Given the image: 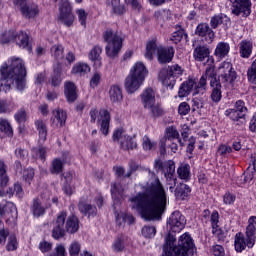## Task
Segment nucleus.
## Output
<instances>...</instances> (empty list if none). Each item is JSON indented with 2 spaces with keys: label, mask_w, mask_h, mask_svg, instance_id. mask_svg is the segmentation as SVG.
I'll return each instance as SVG.
<instances>
[{
  "label": "nucleus",
  "mask_w": 256,
  "mask_h": 256,
  "mask_svg": "<svg viewBox=\"0 0 256 256\" xmlns=\"http://www.w3.org/2000/svg\"><path fill=\"white\" fill-rule=\"evenodd\" d=\"M149 175L154 179L143 186L144 192L129 198L130 207L138 211L146 221H161L163 213L167 210V191L159 180L155 172L149 171Z\"/></svg>",
  "instance_id": "obj_1"
},
{
  "label": "nucleus",
  "mask_w": 256,
  "mask_h": 256,
  "mask_svg": "<svg viewBox=\"0 0 256 256\" xmlns=\"http://www.w3.org/2000/svg\"><path fill=\"white\" fill-rule=\"evenodd\" d=\"M0 91H11L12 85H16L18 91H23L26 85L27 69L20 58H13L10 65L3 64L0 68Z\"/></svg>",
  "instance_id": "obj_2"
},
{
  "label": "nucleus",
  "mask_w": 256,
  "mask_h": 256,
  "mask_svg": "<svg viewBox=\"0 0 256 256\" xmlns=\"http://www.w3.org/2000/svg\"><path fill=\"white\" fill-rule=\"evenodd\" d=\"M162 256H193L195 253V243L191 234L188 232L182 234L175 245V236L169 233L165 238Z\"/></svg>",
  "instance_id": "obj_3"
},
{
  "label": "nucleus",
  "mask_w": 256,
  "mask_h": 256,
  "mask_svg": "<svg viewBox=\"0 0 256 256\" xmlns=\"http://www.w3.org/2000/svg\"><path fill=\"white\" fill-rule=\"evenodd\" d=\"M67 219V220H66ZM66 221V224H65ZM79 231V218L75 215H70L67 218V212L62 211L57 215L54 227L52 229L53 239H63L65 233L71 235Z\"/></svg>",
  "instance_id": "obj_4"
},
{
  "label": "nucleus",
  "mask_w": 256,
  "mask_h": 256,
  "mask_svg": "<svg viewBox=\"0 0 256 256\" xmlns=\"http://www.w3.org/2000/svg\"><path fill=\"white\" fill-rule=\"evenodd\" d=\"M256 239V216H252L248 219V226L246 227V238L243 233H237L235 236V250L238 253L245 251V248L252 249L255 245Z\"/></svg>",
  "instance_id": "obj_5"
},
{
  "label": "nucleus",
  "mask_w": 256,
  "mask_h": 256,
  "mask_svg": "<svg viewBox=\"0 0 256 256\" xmlns=\"http://www.w3.org/2000/svg\"><path fill=\"white\" fill-rule=\"evenodd\" d=\"M155 53H157L158 62L161 64L171 63V61H173V57L175 56V50L173 47L165 48L163 46H159L157 45V39H152L146 44V59L151 61Z\"/></svg>",
  "instance_id": "obj_6"
},
{
  "label": "nucleus",
  "mask_w": 256,
  "mask_h": 256,
  "mask_svg": "<svg viewBox=\"0 0 256 256\" xmlns=\"http://www.w3.org/2000/svg\"><path fill=\"white\" fill-rule=\"evenodd\" d=\"M147 76V68L144 63L137 62L132 69L130 74L125 79V89L128 93H135L143 85L145 77Z\"/></svg>",
  "instance_id": "obj_7"
},
{
  "label": "nucleus",
  "mask_w": 256,
  "mask_h": 256,
  "mask_svg": "<svg viewBox=\"0 0 256 256\" xmlns=\"http://www.w3.org/2000/svg\"><path fill=\"white\" fill-rule=\"evenodd\" d=\"M103 39L107 44L106 55L108 57H117L123 47V38L119 33L113 32V30H106L103 34Z\"/></svg>",
  "instance_id": "obj_8"
},
{
  "label": "nucleus",
  "mask_w": 256,
  "mask_h": 256,
  "mask_svg": "<svg viewBox=\"0 0 256 256\" xmlns=\"http://www.w3.org/2000/svg\"><path fill=\"white\" fill-rule=\"evenodd\" d=\"M183 71L184 70L181 68V66L177 64L168 66L159 72L158 79L161 81L162 85L173 89L175 85V78L183 75Z\"/></svg>",
  "instance_id": "obj_9"
},
{
  "label": "nucleus",
  "mask_w": 256,
  "mask_h": 256,
  "mask_svg": "<svg viewBox=\"0 0 256 256\" xmlns=\"http://www.w3.org/2000/svg\"><path fill=\"white\" fill-rule=\"evenodd\" d=\"M219 73L220 76L217 77V79H219L225 87L233 85V83H235V79H237V72L235 71V68H233V64H231V62H223L219 67Z\"/></svg>",
  "instance_id": "obj_10"
},
{
  "label": "nucleus",
  "mask_w": 256,
  "mask_h": 256,
  "mask_svg": "<svg viewBox=\"0 0 256 256\" xmlns=\"http://www.w3.org/2000/svg\"><path fill=\"white\" fill-rule=\"evenodd\" d=\"M113 141L120 144V149L123 151H129L137 149V142H135V137H131L122 129L115 130L113 133Z\"/></svg>",
  "instance_id": "obj_11"
},
{
  "label": "nucleus",
  "mask_w": 256,
  "mask_h": 256,
  "mask_svg": "<svg viewBox=\"0 0 256 256\" xmlns=\"http://www.w3.org/2000/svg\"><path fill=\"white\" fill-rule=\"evenodd\" d=\"M55 3L59 2V16L58 19L66 27H71L73 21H75V16L71 12V4L69 0H53Z\"/></svg>",
  "instance_id": "obj_12"
},
{
  "label": "nucleus",
  "mask_w": 256,
  "mask_h": 256,
  "mask_svg": "<svg viewBox=\"0 0 256 256\" xmlns=\"http://www.w3.org/2000/svg\"><path fill=\"white\" fill-rule=\"evenodd\" d=\"M167 225L168 227H170L173 233H179V231L185 229V225H187V220L185 219V216L181 214V212L175 211L170 215L167 221Z\"/></svg>",
  "instance_id": "obj_13"
},
{
  "label": "nucleus",
  "mask_w": 256,
  "mask_h": 256,
  "mask_svg": "<svg viewBox=\"0 0 256 256\" xmlns=\"http://www.w3.org/2000/svg\"><path fill=\"white\" fill-rule=\"evenodd\" d=\"M207 79L210 81V87L211 82L213 79H219L217 78V72H215V67L208 66L205 70V74H203L200 78V81L198 85L195 88L194 95H199V93L202 91H205V87H207Z\"/></svg>",
  "instance_id": "obj_14"
},
{
  "label": "nucleus",
  "mask_w": 256,
  "mask_h": 256,
  "mask_svg": "<svg viewBox=\"0 0 256 256\" xmlns=\"http://www.w3.org/2000/svg\"><path fill=\"white\" fill-rule=\"evenodd\" d=\"M251 6V0H236L232 4V14L236 15V17H239V15L249 17L251 15Z\"/></svg>",
  "instance_id": "obj_15"
},
{
  "label": "nucleus",
  "mask_w": 256,
  "mask_h": 256,
  "mask_svg": "<svg viewBox=\"0 0 256 256\" xmlns=\"http://www.w3.org/2000/svg\"><path fill=\"white\" fill-rule=\"evenodd\" d=\"M195 35L204 39L206 43H213V39H215V32L207 23L198 24L195 30Z\"/></svg>",
  "instance_id": "obj_16"
},
{
  "label": "nucleus",
  "mask_w": 256,
  "mask_h": 256,
  "mask_svg": "<svg viewBox=\"0 0 256 256\" xmlns=\"http://www.w3.org/2000/svg\"><path fill=\"white\" fill-rule=\"evenodd\" d=\"M100 118L98 119V123H100V131L103 135H109V123H111V115L109 111L106 109H102L99 112Z\"/></svg>",
  "instance_id": "obj_17"
},
{
  "label": "nucleus",
  "mask_w": 256,
  "mask_h": 256,
  "mask_svg": "<svg viewBox=\"0 0 256 256\" xmlns=\"http://www.w3.org/2000/svg\"><path fill=\"white\" fill-rule=\"evenodd\" d=\"M210 53L211 52L209 51V48H207V46H197L194 49L193 57L195 61H199L201 63L206 59H207V62L211 61V63H213V59L209 57Z\"/></svg>",
  "instance_id": "obj_18"
},
{
  "label": "nucleus",
  "mask_w": 256,
  "mask_h": 256,
  "mask_svg": "<svg viewBox=\"0 0 256 256\" xmlns=\"http://www.w3.org/2000/svg\"><path fill=\"white\" fill-rule=\"evenodd\" d=\"M20 13L25 19H35L39 15V6L35 3H29L22 7Z\"/></svg>",
  "instance_id": "obj_19"
},
{
  "label": "nucleus",
  "mask_w": 256,
  "mask_h": 256,
  "mask_svg": "<svg viewBox=\"0 0 256 256\" xmlns=\"http://www.w3.org/2000/svg\"><path fill=\"white\" fill-rule=\"evenodd\" d=\"M15 43L21 47L22 49H26L29 53H31L32 48L31 44L29 43V35L25 32H20L14 37Z\"/></svg>",
  "instance_id": "obj_20"
},
{
  "label": "nucleus",
  "mask_w": 256,
  "mask_h": 256,
  "mask_svg": "<svg viewBox=\"0 0 256 256\" xmlns=\"http://www.w3.org/2000/svg\"><path fill=\"white\" fill-rule=\"evenodd\" d=\"M141 101L144 109L151 107L155 103V92L152 88H146L141 94Z\"/></svg>",
  "instance_id": "obj_21"
},
{
  "label": "nucleus",
  "mask_w": 256,
  "mask_h": 256,
  "mask_svg": "<svg viewBox=\"0 0 256 256\" xmlns=\"http://www.w3.org/2000/svg\"><path fill=\"white\" fill-rule=\"evenodd\" d=\"M211 87H212L211 99H212L213 103H219V101H221V98H222L221 80L219 78L212 79Z\"/></svg>",
  "instance_id": "obj_22"
},
{
  "label": "nucleus",
  "mask_w": 256,
  "mask_h": 256,
  "mask_svg": "<svg viewBox=\"0 0 256 256\" xmlns=\"http://www.w3.org/2000/svg\"><path fill=\"white\" fill-rule=\"evenodd\" d=\"M231 47L229 46V43L227 42H220L217 44L214 55L218 59V61H221V59H225L227 55H229Z\"/></svg>",
  "instance_id": "obj_23"
},
{
  "label": "nucleus",
  "mask_w": 256,
  "mask_h": 256,
  "mask_svg": "<svg viewBox=\"0 0 256 256\" xmlns=\"http://www.w3.org/2000/svg\"><path fill=\"white\" fill-rule=\"evenodd\" d=\"M66 179L62 191L65 193V195H68L71 197L75 193V186L73 185V173L67 172L66 175L64 176Z\"/></svg>",
  "instance_id": "obj_24"
},
{
  "label": "nucleus",
  "mask_w": 256,
  "mask_h": 256,
  "mask_svg": "<svg viewBox=\"0 0 256 256\" xmlns=\"http://www.w3.org/2000/svg\"><path fill=\"white\" fill-rule=\"evenodd\" d=\"M78 208L83 215H88V217H95L97 215V207L91 205L89 202L80 201Z\"/></svg>",
  "instance_id": "obj_25"
},
{
  "label": "nucleus",
  "mask_w": 256,
  "mask_h": 256,
  "mask_svg": "<svg viewBox=\"0 0 256 256\" xmlns=\"http://www.w3.org/2000/svg\"><path fill=\"white\" fill-rule=\"evenodd\" d=\"M53 115V125H56V127H63L67 121V112L58 108L57 110L53 111Z\"/></svg>",
  "instance_id": "obj_26"
},
{
  "label": "nucleus",
  "mask_w": 256,
  "mask_h": 256,
  "mask_svg": "<svg viewBox=\"0 0 256 256\" xmlns=\"http://www.w3.org/2000/svg\"><path fill=\"white\" fill-rule=\"evenodd\" d=\"M193 87H195V81H193V79L183 82L179 88L178 97H187L191 94V91H193Z\"/></svg>",
  "instance_id": "obj_27"
},
{
  "label": "nucleus",
  "mask_w": 256,
  "mask_h": 256,
  "mask_svg": "<svg viewBox=\"0 0 256 256\" xmlns=\"http://www.w3.org/2000/svg\"><path fill=\"white\" fill-rule=\"evenodd\" d=\"M109 95L112 103H121V101H123V92L121 91V87L118 85L110 87Z\"/></svg>",
  "instance_id": "obj_28"
},
{
  "label": "nucleus",
  "mask_w": 256,
  "mask_h": 256,
  "mask_svg": "<svg viewBox=\"0 0 256 256\" xmlns=\"http://www.w3.org/2000/svg\"><path fill=\"white\" fill-rule=\"evenodd\" d=\"M251 53H253V43L248 40H242L240 42V55L244 59H249L251 57Z\"/></svg>",
  "instance_id": "obj_29"
},
{
  "label": "nucleus",
  "mask_w": 256,
  "mask_h": 256,
  "mask_svg": "<svg viewBox=\"0 0 256 256\" xmlns=\"http://www.w3.org/2000/svg\"><path fill=\"white\" fill-rule=\"evenodd\" d=\"M189 193H191V188L184 183H180L175 189V196L177 199H182V201H185L189 197Z\"/></svg>",
  "instance_id": "obj_30"
},
{
  "label": "nucleus",
  "mask_w": 256,
  "mask_h": 256,
  "mask_svg": "<svg viewBox=\"0 0 256 256\" xmlns=\"http://www.w3.org/2000/svg\"><path fill=\"white\" fill-rule=\"evenodd\" d=\"M31 213L34 217H43L45 215V208L43 207V204H41V200L38 198H35L32 201Z\"/></svg>",
  "instance_id": "obj_31"
},
{
  "label": "nucleus",
  "mask_w": 256,
  "mask_h": 256,
  "mask_svg": "<svg viewBox=\"0 0 256 256\" xmlns=\"http://www.w3.org/2000/svg\"><path fill=\"white\" fill-rule=\"evenodd\" d=\"M65 96L69 103H73L75 99H77L75 84H73L72 82L65 83Z\"/></svg>",
  "instance_id": "obj_32"
},
{
  "label": "nucleus",
  "mask_w": 256,
  "mask_h": 256,
  "mask_svg": "<svg viewBox=\"0 0 256 256\" xmlns=\"http://www.w3.org/2000/svg\"><path fill=\"white\" fill-rule=\"evenodd\" d=\"M9 185V176L7 175V164L0 160V187L3 189Z\"/></svg>",
  "instance_id": "obj_33"
},
{
  "label": "nucleus",
  "mask_w": 256,
  "mask_h": 256,
  "mask_svg": "<svg viewBox=\"0 0 256 256\" xmlns=\"http://www.w3.org/2000/svg\"><path fill=\"white\" fill-rule=\"evenodd\" d=\"M35 125L40 141L45 142L47 140V124L43 120H36Z\"/></svg>",
  "instance_id": "obj_34"
},
{
  "label": "nucleus",
  "mask_w": 256,
  "mask_h": 256,
  "mask_svg": "<svg viewBox=\"0 0 256 256\" xmlns=\"http://www.w3.org/2000/svg\"><path fill=\"white\" fill-rule=\"evenodd\" d=\"M166 179H173L175 175V162L168 160L164 162V168L162 170Z\"/></svg>",
  "instance_id": "obj_35"
},
{
  "label": "nucleus",
  "mask_w": 256,
  "mask_h": 256,
  "mask_svg": "<svg viewBox=\"0 0 256 256\" xmlns=\"http://www.w3.org/2000/svg\"><path fill=\"white\" fill-rule=\"evenodd\" d=\"M226 117H229L232 121L245 123V115L241 112H238L237 110L228 109L225 112Z\"/></svg>",
  "instance_id": "obj_36"
},
{
  "label": "nucleus",
  "mask_w": 256,
  "mask_h": 256,
  "mask_svg": "<svg viewBox=\"0 0 256 256\" xmlns=\"http://www.w3.org/2000/svg\"><path fill=\"white\" fill-rule=\"evenodd\" d=\"M178 177L183 179L184 181H189V177H191V166L189 164H182L177 169Z\"/></svg>",
  "instance_id": "obj_37"
},
{
  "label": "nucleus",
  "mask_w": 256,
  "mask_h": 256,
  "mask_svg": "<svg viewBox=\"0 0 256 256\" xmlns=\"http://www.w3.org/2000/svg\"><path fill=\"white\" fill-rule=\"evenodd\" d=\"M175 139H177L178 143H181V140L179 139V131H177L175 127L171 126L166 129V137L164 138V141L169 143V141H175Z\"/></svg>",
  "instance_id": "obj_38"
},
{
  "label": "nucleus",
  "mask_w": 256,
  "mask_h": 256,
  "mask_svg": "<svg viewBox=\"0 0 256 256\" xmlns=\"http://www.w3.org/2000/svg\"><path fill=\"white\" fill-rule=\"evenodd\" d=\"M89 71H91V68L85 63H77L72 68V73L74 75H86Z\"/></svg>",
  "instance_id": "obj_39"
},
{
  "label": "nucleus",
  "mask_w": 256,
  "mask_h": 256,
  "mask_svg": "<svg viewBox=\"0 0 256 256\" xmlns=\"http://www.w3.org/2000/svg\"><path fill=\"white\" fill-rule=\"evenodd\" d=\"M0 131L5 134L6 137H13V128L7 119H0Z\"/></svg>",
  "instance_id": "obj_40"
},
{
  "label": "nucleus",
  "mask_w": 256,
  "mask_h": 256,
  "mask_svg": "<svg viewBox=\"0 0 256 256\" xmlns=\"http://www.w3.org/2000/svg\"><path fill=\"white\" fill-rule=\"evenodd\" d=\"M65 48L61 44H55L51 47L52 57L56 59V61H61L63 59V53Z\"/></svg>",
  "instance_id": "obj_41"
},
{
  "label": "nucleus",
  "mask_w": 256,
  "mask_h": 256,
  "mask_svg": "<svg viewBox=\"0 0 256 256\" xmlns=\"http://www.w3.org/2000/svg\"><path fill=\"white\" fill-rule=\"evenodd\" d=\"M63 171V161L59 158H55L50 166V172L52 175H59Z\"/></svg>",
  "instance_id": "obj_42"
},
{
  "label": "nucleus",
  "mask_w": 256,
  "mask_h": 256,
  "mask_svg": "<svg viewBox=\"0 0 256 256\" xmlns=\"http://www.w3.org/2000/svg\"><path fill=\"white\" fill-rule=\"evenodd\" d=\"M144 151H155L157 149V142L151 140L149 136H144L142 141Z\"/></svg>",
  "instance_id": "obj_43"
},
{
  "label": "nucleus",
  "mask_w": 256,
  "mask_h": 256,
  "mask_svg": "<svg viewBox=\"0 0 256 256\" xmlns=\"http://www.w3.org/2000/svg\"><path fill=\"white\" fill-rule=\"evenodd\" d=\"M102 49L99 46H95L89 54V59H91V61H94L95 63H97L98 65H101V53H102Z\"/></svg>",
  "instance_id": "obj_44"
},
{
  "label": "nucleus",
  "mask_w": 256,
  "mask_h": 256,
  "mask_svg": "<svg viewBox=\"0 0 256 256\" xmlns=\"http://www.w3.org/2000/svg\"><path fill=\"white\" fill-rule=\"evenodd\" d=\"M107 5L112 7V11L118 15H122L125 11V8L121 5V0H107Z\"/></svg>",
  "instance_id": "obj_45"
},
{
  "label": "nucleus",
  "mask_w": 256,
  "mask_h": 256,
  "mask_svg": "<svg viewBox=\"0 0 256 256\" xmlns=\"http://www.w3.org/2000/svg\"><path fill=\"white\" fill-rule=\"evenodd\" d=\"M225 17L227 16L223 13L214 15L210 20V26L212 27V29H217L219 25L223 23V19H225Z\"/></svg>",
  "instance_id": "obj_46"
},
{
  "label": "nucleus",
  "mask_w": 256,
  "mask_h": 256,
  "mask_svg": "<svg viewBox=\"0 0 256 256\" xmlns=\"http://www.w3.org/2000/svg\"><path fill=\"white\" fill-rule=\"evenodd\" d=\"M151 113L152 117H161L163 115V108L159 103L151 104V107L146 108Z\"/></svg>",
  "instance_id": "obj_47"
},
{
  "label": "nucleus",
  "mask_w": 256,
  "mask_h": 256,
  "mask_svg": "<svg viewBox=\"0 0 256 256\" xmlns=\"http://www.w3.org/2000/svg\"><path fill=\"white\" fill-rule=\"evenodd\" d=\"M157 233V228L155 226H144L142 228V235L146 239H151L153 238L154 235Z\"/></svg>",
  "instance_id": "obj_48"
},
{
  "label": "nucleus",
  "mask_w": 256,
  "mask_h": 256,
  "mask_svg": "<svg viewBox=\"0 0 256 256\" xmlns=\"http://www.w3.org/2000/svg\"><path fill=\"white\" fill-rule=\"evenodd\" d=\"M35 177V170L33 168H27L23 172V179L28 185H31V181H33V178Z\"/></svg>",
  "instance_id": "obj_49"
},
{
  "label": "nucleus",
  "mask_w": 256,
  "mask_h": 256,
  "mask_svg": "<svg viewBox=\"0 0 256 256\" xmlns=\"http://www.w3.org/2000/svg\"><path fill=\"white\" fill-rule=\"evenodd\" d=\"M247 75L248 81L256 84V60L253 61L251 67L248 69Z\"/></svg>",
  "instance_id": "obj_50"
},
{
  "label": "nucleus",
  "mask_w": 256,
  "mask_h": 256,
  "mask_svg": "<svg viewBox=\"0 0 256 256\" xmlns=\"http://www.w3.org/2000/svg\"><path fill=\"white\" fill-rule=\"evenodd\" d=\"M76 14L78 15L79 23L82 25V27H86L87 25V16L89 15L85 9H79L76 11Z\"/></svg>",
  "instance_id": "obj_51"
},
{
  "label": "nucleus",
  "mask_w": 256,
  "mask_h": 256,
  "mask_svg": "<svg viewBox=\"0 0 256 256\" xmlns=\"http://www.w3.org/2000/svg\"><path fill=\"white\" fill-rule=\"evenodd\" d=\"M231 151H233V149L230 146L222 144L217 149V155H219L220 157H227V155H229Z\"/></svg>",
  "instance_id": "obj_52"
},
{
  "label": "nucleus",
  "mask_w": 256,
  "mask_h": 256,
  "mask_svg": "<svg viewBox=\"0 0 256 256\" xmlns=\"http://www.w3.org/2000/svg\"><path fill=\"white\" fill-rule=\"evenodd\" d=\"M61 81V71H59V69H54V75L51 79L53 87H59L61 85Z\"/></svg>",
  "instance_id": "obj_53"
},
{
  "label": "nucleus",
  "mask_w": 256,
  "mask_h": 256,
  "mask_svg": "<svg viewBox=\"0 0 256 256\" xmlns=\"http://www.w3.org/2000/svg\"><path fill=\"white\" fill-rule=\"evenodd\" d=\"M7 251L17 250V237L15 235H10L8 238V244L6 245Z\"/></svg>",
  "instance_id": "obj_54"
},
{
  "label": "nucleus",
  "mask_w": 256,
  "mask_h": 256,
  "mask_svg": "<svg viewBox=\"0 0 256 256\" xmlns=\"http://www.w3.org/2000/svg\"><path fill=\"white\" fill-rule=\"evenodd\" d=\"M81 252V244L79 242H73L69 247L70 256H79Z\"/></svg>",
  "instance_id": "obj_55"
},
{
  "label": "nucleus",
  "mask_w": 256,
  "mask_h": 256,
  "mask_svg": "<svg viewBox=\"0 0 256 256\" xmlns=\"http://www.w3.org/2000/svg\"><path fill=\"white\" fill-rule=\"evenodd\" d=\"M232 110L247 115V107H245V102H243V100L236 101L234 108H232Z\"/></svg>",
  "instance_id": "obj_56"
},
{
  "label": "nucleus",
  "mask_w": 256,
  "mask_h": 256,
  "mask_svg": "<svg viewBox=\"0 0 256 256\" xmlns=\"http://www.w3.org/2000/svg\"><path fill=\"white\" fill-rule=\"evenodd\" d=\"M212 234L217 237L218 241H223L225 239V232L219 228V226L212 227Z\"/></svg>",
  "instance_id": "obj_57"
},
{
  "label": "nucleus",
  "mask_w": 256,
  "mask_h": 256,
  "mask_svg": "<svg viewBox=\"0 0 256 256\" xmlns=\"http://www.w3.org/2000/svg\"><path fill=\"white\" fill-rule=\"evenodd\" d=\"M14 118L17 121V123H25V121H27V112H25V110L23 109H20L14 115Z\"/></svg>",
  "instance_id": "obj_58"
},
{
  "label": "nucleus",
  "mask_w": 256,
  "mask_h": 256,
  "mask_svg": "<svg viewBox=\"0 0 256 256\" xmlns=\"http://www.w3.org/2000/svg\"><path fill=\"white\" fill-rule=\"evenodd\" d=\"M190 111H191V106H189V103L187 102L180 103L178 107L179 115H188Z\"/></svg>",
  "instance_id": "obj_59"
},
{
  "label": "nucleus",
  "mask_w": 256,
  "mask_h": 256,
  "mask_svg": "<svg viewBox=\"0 0 256 256\" xmlns=\"http://www.w3.org/2000/svg\"><path fill=\"white\" fill-rule=\"evenodd\" d=\"M236 199H237V197L235 196V194H233L231 192H226L223 197V201H224L225 205H233V203H235Z\"/></svg>",
  "instance_id": "obj_60"
},
{
  "label": "nucleus",
  "mask_w": 256,
  "mask_h": 256,
  "mask_svg": "<svg viewBox=\"0 0 256 256\" xmlns=\"http://www.w3.org/2000/svg\"><path fill=\"white\" fill-rule=\"evenodd\" d=\"M15 156L17 159H21L22 161H25L27 157H29V152L23 148H17L15 150Z\"/></svg>",
  "instance_id": "obj_61"
},
{
  "label": "nucleus",
  "mask_w": 256,
  "mask_h": 256,
  "mask_svg": "<svg viewBox=\"0 0 256 256\" xmlns=\"http://www.w3.org/2000/svg\"><path fill=\"white\" fill-rule=\"evenodd\" d=\"M39 249L42 253H49V251L53 249V244L43 240L42 242L39 243Z\"/></svg>",
  "instance_id": "obj_62"
},
{
  "label": "nucleus",
  "mask_w": 256,
  "mask_h": 256,
  "mask_svg": "<svg viewBox=\"0 0 256 256\" xmlns=\"http://www.w3.org/2000/svg\"><path fill=\"white\" fill-rule=\"evenodd\" d=\"M184 39L187 41V33H185V31L182 29V31H178V32H174L172 34V41H181V39Z\"/></svg>",
  "instance_id": "obj_63"
},
{
  "label": "nucleus",
  "mask_w": 256,
  "mask_h": 256,
  "mask_svg": "<svg viewBox=\"0 0 256 256\" xmlns=\"http://www.w3.org/2000/svg\"><path fill=\"white\" fill-rule=\"evenodd\" d=\"M212 252L214 256H225V249L221 245L213 246Z\"/></svg>",
  "instance_id": "obj_64"
}]
</instances>
